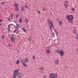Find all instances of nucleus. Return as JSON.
Instances as JSON below:
<instances>
[{"mask_svg": "<svg viewBox=\"0 0 78 78\" xmlns=\"http://www.w3.org/2000/svg\"><path fill=\"white\" fill-rule=\"evenodd\" d=\"M59 25L60 26H61L62 25V21L60 20L58 22Z\"/></svg>", "mask_w": 78, "mask_h": 78, "instance_id": "obj_5", "label": "nucleus"}, {"mask_svg": "<svg viewBox=\"0 0 78 78\" xmlns=\"http://www.w3.org/2000/svg\"><path fill=\"white\" fill-rule=\"evenodd\" d=\"M19 22L20 23H22V18L20 19Z\"/></svg>", "mask_w": 78, "mask_h": 78, "instance_id": "obj_22", "label": "nucleus"}, {"mask_svg": "<svg viewBox=\"0 0 78 78\" xmlns=\"http://www.w3.org/2000/svg\"><path fill=\"white\" fill-rule=\"evenodd\" d=\"M60 56H63L64 55V52L62 51L60 52Z\"/></svg>", "mask_w": 78, "mask_h": 78, "instance_id": "obj_13", "label": "nucleus"}, {"mask_svg": "<svg viewBox=\"0 0 78 78\" xmlns=\"http://www.w3.org/2000/svg\"><path fill=\"white\" fill-rule=\"evenodd\" d=\"M16 25L17 26V28H19V25H18V24H16Z\"/></svg>", "mask_w": 78, "mask_h": 78, "instance_id": "obj_36", "label": "nucleus"}, {"mask_svg": "<svg viewBox=\"0 0 78 78\" xmlns=\"http://www.w3.org/2000/svg\"><path fill=\"white\" fill-rule=\"evenodd\" d=\"M18 75L19 78H21L22 77V73H18Z\"/></svg>", "mask_w": 78, "mask_h": 78, "instance_id": "obj_6", "label": "nucleus"}, {"mask_svg": "<svg viewBox=\"0 0 78 78\" xmlns=\"http://www.w3.org/2000/svg\"><path fill=\"white\" fill-rule=\"evenodd\" d=\"M31 38H29L28 39V41H31Z\"/></svg>", "mask_w": 78, "mask_h": 78, "instance_id": "obj_29", "label": "nucleus"}, {"mask_svg": "<svg viewBox=\"0 0 78 78\" xmlns=\"http://www.w3.org/2000/svg\"><path fill=\"white\" fill-rule=\"evenodd\" d=\"M46 53H47V54H49L50 53V50L49 49H47L46 51Z\"/></svg>", "mask_w": 78, "mask_h": 78, "instance_id": "obj_12", "label": "nucleus"}, {"mask_svg": "<svg viewBox=\"0 0 78 78\" xmlns=\"http://www.w3.org/2000/svg\"><path fill=\"white\" fill-rule=\"evenodd\" d=\"M25 62H28L29 60H28V58H26L25 59Z\"/></svg>", "mask_w": 78, "mask_h": 78, "instance_id": "obj_16", "label": "nucleus"}, {"mask_svg": "<svg viewBox=\"0 0 78 78\" xmlns=\"http://www.w3.org/2000/svg\"><path fill=\"white\" fill-rule=\"evenodd\" d=\"M20 9L22 11H23L24 10V7H23V6H21L20 7Z\"/></svg>", "mask_w": 78, "mask_h": 78, "instance_id": "obj_9", "label": "nucleus"}, {"mask_svg": "<svg viewBox=\"0 0 78 78\" xmlns=\"http://www.w3.org/2000/svg\"><path fill=\"white\" fill-rule=\"evenodd\" d=\"M52 36L54 38H55V34L54 32L53 33V35Z\"/></svg>", "mask_w": 78, "mask_h": 78, "instance_id": "obj_19", "label": "nucleus"}, {"mask_svg": "<svg viewBox=\"0 0 78 78\" xmlns=\"http://www.w3.org/2000/svg\"><path fill=\"white\" fill-rule=\"evenodd\" d=\"M64 6L66 8H67L68 7V5H67L66 4H65Z\"/></svg>", "mask_w": 78, "mask_h": 78, "instance_id": "obj_23", "label": "nucleus"}, {"mask_svg": "<svg viewBox=\"0 0 78 78\" xmlns=\"http://www.w3.org/2000/svg\"><path fill=\"white\" fill-rule=\"evenodd\" d=\"M15 9L16 11H17L19 10V8L17 7H16Z\"/></svg>", "mask_w": 78, "mask_h": 78, "instance_id": "obj_17", "label": "nucleus"}, {"mask_svg": "<svg viewBox=\"0 0 78 78\" xmlns=\"http://www.w3.org/2000/svg\"><path fill=\"white\" fill-rule=\"evenodd\" d=\"M24 20L25 23H28V20L27 18L25 19V20Z\"/></svg>", "mask_w": 78, "mask_h": 78, "instance_id": "obj_10", "label": "nucleus"}, {"mask_svg": "<svg viewBox=\"0 0 78 78\" xmlns=\"http://www.w3.org/2000/svg\"><path fill=\"white\" fill-rule=\"evenodd\" d=\"M69 23H71L72 24H73V22L72 21H69Z\"/></svg>", "mask_w": 78, "mask_h": 78, "instance_id": "obj_38", "label": "nucleus"}, {"mask_svg": "<svg viewBox=\"0 0 78 78\" xmlns=\"http://www.w3.org/2000/svg\"><path fill=\"white\" fill-rule=\"evenodd\" d=\"M19 69L15 70L14 71V73L13 74V78H16V75L17 74V73L19 72Z\"/></svg>", "mask_w": 78, "mask_h": 78, "instance_id": "obj_3", "label": "nucleus"}, {"mask_svg": "<svg viewBox=\"0 0 78 78\" xmlns=\"http://www.w3.org/2000/svg\"><path fill=\"white\" fill-rule=\"evenodd\" d=\"M52 13H51V15H52Z\"/></svg>", "mask_w": 78, "mask_h": 78, "instance_id": "obj_51", "label": "nucleus"}, {"mask_svg": "<svg viewBox=\"0 0 78 78\" xmlns=\"http://www.w3.org/2000/svg\"><path fill=\"white\" fill-rule=\"evenodd\" d=\"M14 6L15 7H17V6H19V5L17 3H14Z\"/></svg>", "mask_w": 78, "mask_h": 78, "instance_id": "obj_15", "label": "nucleus"}, {"mask_svg": "<svg viewBox=\"0 0 78 78\" xmlns=\"http://www.w3.org/2000/svg\"><path fill=\"white\" fill-rule=\"evenodd\" d=\"M44 69V67H41L40 68V70H43Z\"/></svg>", "mask_w": 78, "mask_h": 78, "instance_id": "obj_26", "label": "nucleus"}, {"mask_svg": "<svg viewBox=\"0 0 78 78\" xmlns=\"http://www.w3.org/2000/svg\"><path fill=\"white\" fill-rule=\"evenodd\" d=\"M43 11H45V8H44V7H43Z\"/></svg>", "mask_w": 78, "mask_h": 78, "instance_id": "obj_33", "label": "nucleus"}, {"mask_svg": "<svg viewBox=\"0 0 78 78\" xmlns=\"http://www.w3.org/2000/svg\"><path fill=\"white\" fill-rule=\"evenodd\" d=\"M72 10H73V11H75V9L73 8L72 9Z\"/></svg>", "mask_w": 78, "mask_h": 78, "instance_id": "obj_43", "label": "nucleus"}, {"mask_svg": "<svg viewBox=\"0 0 78 78\" xmlns=\"http://www.w3.org/2000/svg\"><path fill=\"white\" fill-rule=\"evenodd\" d=\"M73 32L74 33V34H77V32L76 31H75V30H72Z\"/></svg>", "mask_w": 78, "mask_h": 78, "instance_id": "obj_21", "label": "nucleus"}, {"mask_svg": "<svg viewBox=\"0 0 78 78\" xmlns=\"http://www.w3.org/2000/svg\"><path fill=\"white\" fill-rule=\"evenodd\" d=\"M8 20H11V18L10 17L8 18Z\"/></svg>", "mask_w": 78, "mask_h": 78, "instance_id": "obj_41", "label": "nucleus"}, {"mask_svg": "<svg viewBox=\"0 0 78 78\" xmlns=\"http://www.w3.org/2000/svg\"><path fill=\"white\" fill-rule=\"evenodd\" d=\"M50 24H51V25L52 26V25H53V22L52 21H51L50 22Z\"/></svg>", "mask_w": 78, "mask_h": 78, "instance_id": "obj_18", "label": "nucleus"}, {"mask_svg": "<svg viewBox=\"0 0 78 78\" xmlns=\"http://www.w3.org/2000/svg\"><path fill=\"white\" fill-rule=\"evenodd\" d=\"M50 19H49L48 20V23H50Z\"/></svg>", "mask_w": 78, "mask_h": 78, "instance_id": "obj_34", "label": "nucleus"}, {"mask_svg": "<svg viewBox=\"0 0 78 78\" xmlns=\"http://www.w3.org/2000/svg\"><path fill=\"white\" fill-rule=\"evenodd\" d=\"M11 24H9L8 25V31H10V27H11Z\"/></svg>", "mask_w": 78, "mask_h": 78, "instance_id": "obj_11", "label": "nucleus"}, {"mask_svg": "<svg viewBox=\"0 0 78 78\" xmlns=\"http://www.w3.org/2000/svg\"><path fill=\"white\" fill-rule=\"evenodd\" d=\"M66 19L68 20L69 21H72V20H73V15H70L69 16H66Z\"/></svg>", "mask_w": 78, "mask_h": 78, "instance_id": "obj_2", "label": "nucleus"}, {"mask_svg": "<svg viewBox=\"0 0 78 78\" xmlns=\"http://www.w3.org/2000/svg\"><path fill=\"white\" fill-rule=\"evenodd\" d=\"M23 31L25 32V33H26L27 32V30L25 29L24 28H23Z\"/></svg>", "mask_w": 78, "mask_h": 78, "instance_id": "obj_24", "label": "nucleus"}, {"mask_svg": "<svg viewBox=\"0 0 78 78\" xmlns=\"http://www.w3.org/2000/svg\"><path fill=\"white\" fill-rule=\"evenodd\" d=\"M25 62L23 61V62H22V63L23 64H25Z\"/></svg>", "mask_w": 78, "mask_h": 78, "instance_id": "obj_35", "label": "nucleus"}, {"mask_svg": "<svg viewBox=\"0 0 78 78\" xmlns=\"http://www.w3.org/2000/svg\"><path fill=\"white\" fill-rule=\"evenodd\" d=\"M9 44V46H10V44Z\"/></svg>", "mask_w": 78, "mask_h": 78, "instance_id": "obj_53", "label": "nucleus"}, {"mask_svg": "<svg viewBox=\"0 0 78 78\" xmlns=\"http://www.w3.org/2000/svg\"><path fill=\"white\" fill-rule=\"evenodd\" d=\"M44 77H45V76H44Z\"/></svg>", "mask_w": 78, "mask_h": 78, "instance_id": "obj_54", "label": "nucleus"}, {"mask_svg": "<svg viewBox=\"0 0 78 78\" xmlns=\"http://www.w3.org/2000/svg\"><path fill=\"white\" fill-rule=\"evenodd\" d=\"M19 60H18L16 62V64H19Z\"/></svg>", "mask_w": 78, "mask_h": 78, "instance_id": "obj_27", "label": "nucleus"}, {"mask_svg": "<svg viewBox=\"0 0 78 78\" xmlns=\"http://www.w3.org/2000/svg\"><path fill=\"white\" fill-rule=\"evenodd\" d=\"M1 3L2 4V5H4V4H5V2H2Z\"/></svg>", "mask_w": 78, "mask_h": 78, "instance_id": "obj_30", "label": "nucleus"}, {"mask_svg": "<svg viewBox=\"0 0 78 78\" xmlns=\"http://www.w3.org/2000/svg\"><path fill=\"white\" fill-rule=\"evenodd\" d=\"M59 63V60H57L55 61V64L56 65L58 64Z\"/></svg>", "mask_w": 78, "mask_h": 78, "instance_id": "obj_4", "label": "nucleus"}, {"mask_svg": "<svg viewBox=\"0 0 78 78\" xmlns=\"http://www.w3.org/2000/svg\"><path fill=\"white\" fill-rule=\"evenodd\" d=\"M0 26H2V23H0Z\"/></svg>", "mask_w": 78, "mask_h": 78, "instance_id": "obj_49", "label": "nucleus"}, {"mask_svg": "<svg viewBox=\"0 0 78 78\" xmlns=\"http://www.w3.org/2000/svg\"><path fill=\"white\" fill-rule=\"evenodd\" d=\"M51 27H52L53 29H54V27H53V25H52V26H50V29L51 30V31H52V29H51Z\"/></svg>", "mask_w": 78, "mask_h": 78, "instance_id": "obj_8", "label": "nucleus"}, {"mask_svg": "<svg viewBox=\"0 0 78 78\" xmlns=\"http://www.w3.org/2000/svg\"><path fill=\"white\" fill-rule=\"evenodd\" d=\"M50 78H57V74L55 73V75L53 73H51L49 74Z\"/></svg>", "mask_w": 78, "mask_h": 78, "instance_id": "obj_1", "label": "nucleus"}, {"mask_svg": "<svg viewBox=\"0 0 78 78\" xmlns=\"http://www.w3.org/2000/svg\"><path fill=\"white\" fill-rule=\"evenodd\" d=\"M66 2H67V1H65V3H66Z\"/></svg>", "mask_w": 78, "mask_h": 78, "instance_id": "obj_52", "label": "nucleus"}, {"mask_svg": "<svg viewBox=\"0 0 78 78\" xmlns=\"http://www.w3.org/2000/svg\"><path fill=\"white\" fill-rule=\"evenodd\" d=\"M76 38L77 39H78V34H77L76 35Z\"/></svg>", "mask_w": 78, "mask_h": 78, "instance_id": "obj_37", "label": "nucleus"}, {"mask_svg": "<svg viewBox=\"0 0 78 78\" xmlns=\"http://www.w3.org/2000/svg\"><path fill=\"white\" fill-rule=\"evenodd\" d=\"M17 20H16V21H15V23H17Z\"/></svg>", "mask_w": 78, "mask_h": 78, "instance_id": "obj_45", "label": "nucleus"}, {"mask_svg": "<svg viewBox=\"0 0 78 78\" xmlns=\"http://www.w3.org/2000/svg\"><path fill=\"white\" fill-rule=\"evenodd\" d=\"M12 36H14V34H12Z\"/></svg>", "mask_w": 78, "mask_h": 78, "instance_id": "obj_47", "label": "nucleus"}, {"mask_svg": "<svg viewBox=\"0 0 78 78\" xmlns=\"http://www.w3.org/2000/svg\"><path fill=\"white\" fill-rule=\"evenodd\" d=\"M19 34V33H18V32H17L16 33V34Z\"/></svg>", "mask_w": 78, "mask_h": 78, "instance_id": "obj_50", "label": "nucleus"}, {"mask_svg": "<svg viewBox=\"0 0 78 78\" xmlns=\"http://www.w3.org/2000/svg\"><path fill=\"white\" fill-rule=\"evenodd\" d=\"M17 31V29H16L14 31V33H16Z\"/></svg>", "mask_w": 78, "mask_h": 78, "instance_id": "obj_40", "label": "nucleus"}, {"mask_svg": "<svg viewBox=\"0 0 78 78\" xmlns=\"http://www.w3.org/2000/svg\"><path fill=\"white\" fill-rule=\"evenodd\" d=\"M2 22V20H0V23H1Z\"/></svg>", "mask_w": 78, "mask_h": 78, "instance_id": "obj_46", "label": "nucleus"}, {"mask_svg": "<svg viewBox=\"0 0 78 78\" xmlns=\"http://www.w3.org/2000/svg\"><path fill=\"white\" fill-rule=\"evenodd\" d=\"M4 38L5 37H4L3 36H2V39H4Z\"/></svg>", "mask_w": 78, "mask_h": 78, "instance_id": "obj_32", "label": "nucleus"}, {"mask_svg": "<svg viewBox=\"0 0 78 78\" xmlns=\"http://www.w3.org/2000/svg\"><path fill=\"white\" fill-rule=\"evenodd\" d=\"M55 34L57 35L58 33V31L57 30L55 29Z\"/></svg>", "mask_w": 78, "mask_h": 78, "instance_id": "obj_20", "label": "nucleus"}, {"mask_svg": "<svg viewBox=\"0 0 78 78\" xmlns=\"http://www.w3.org/2000/svg\"><path fill=\"white\" fill-rule=\"evenodd\" d=\"M25 8H27V9H28V6H27V5H25Z\"/></svg>", "mask_w": 78, "mask_h": 78, "instance_id": "obj_28", "label": "nucleus"}, {"mask_svg": "<svg viewBox=\"0 0 78 78\" xmlns=\"http://www.w3.org/2000/svg\"><path fill=\"white\" fill-rule=\"evenodd\" d=\"M33 58L34 59H35V57H34V56H33Z\"/></svg>", "mask_w": 78, "mask_h": 78, "instance_id": "obj_42", "label": "nucleus"}, {"mask_svg": "<svg viewBox=\"0 0 78 78\" xmlns=\"http://www.w3.org/2000/svg\"><path fill=\"white\" fill-rule=\"evenodd\" d=\"M11 17H13V14H12L11 15Z\"/></svg>", "mask_w": 78, "mask_h": 78, "instance_id": "obj_39", "label": "nucleus"}, {"mask_svg": "<svg viewBox=\"0 0 78 78\" xmlns=\"http://www.w3.org/2000/svg\"><path fill=\"white\" fill-rule=\"evenodd\" d=\"M61 51L60 50V49H58L57 50V53H60Z\"/></svg>", "mask_w": 78, "mask_h": 78, "instance_id": "obj_14", "label": "nucleus"}, {"mask_svg": "<svg viewBox=\"0 0 78 78\" xmlns=\"http://www.w3.org/2000/svg\"><path fill=\"white\" fill-rule=\"evenodd\" d=\"M11 40L12 42H14L15 41V38L13 37H11Z\"/></svg>", "mask_w": 78, "mask_h": 78, "instance_id": "obj_7", "label": "nucleus"}, {"mask_svg": "<svg viewBox=\"0 0 78 78\" xmlns=\"http://www.w3.org/2000/svg\"><path fill=\"white\" fill-rule=\"evenodd\" d=\"M23 64V66H24V67H27V64L25 63H24V64Z\"/></svg>", "mask_w": 78, "mask_h": 78, "instance_id": "obj_25", "label": "nucleus"}, {"mask_svg": "<svg viewBox=\"0 0 78 78\" xmlns=\"http://www.w3.org/2000/svg\"><path fill=\"white\" fill-rule=\"evenodd\" d=\"M37 11L38 12V13L39 14H40V13H41V12H40V11H39V10H37Z\"/></svg>", "mask_w": 78, "mask_h": 78, "instance_id": "obj_44", "label": "nucleus"}, {"mask_svg": "<svg viewBox=\"0 0 78 78\" xmlns=\"http://www.w3.org/2000/svg\"><path fill=\"white\" fill-rule=\"evenodd\" d=\"M19 16V15L18 14H17L16 15V17H18Z\"/></svg>", "mask_w": 78, "mask_h": 78, "instance_id": "obj_31", "label": "nucleus"}, {"mask_svg": "<svg viewBox=\"0 0 78 78\" xmlns=\"http://www.w3.org/2000/svg\"><path fill=\"white\" fill-rule=\"evenodd\" d=\"M55 41H56V40H53V41H54V42H55Z\"/></svg>", "mask_w": 78, "mask_h": 78, "instance_id": "obj_48", "label": "nucleus"}]
</instances>
